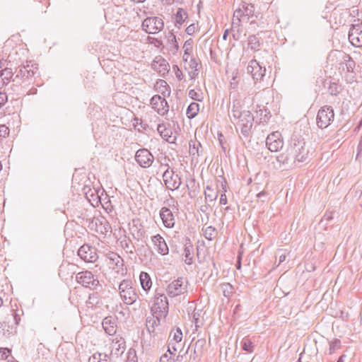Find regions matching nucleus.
Segmentation results:
<instances>
[{
    "label": "nucleus",
    "instance_id": "f257e3e1",
    "mask_svg": "<svg viewBox=\"0 0 362 362\" xmlns=\"http://www.w3.org/2000/svg\"><path fill=\"white\" fill-rule=\"evenodd\" d=\"M242 105L238 100H233L229 117L232 123L238 126L241 134L247 137L251 132L254 117L249 110H242Z\"/></svg>",
    "mask_w": 362,
    "mask_h": 362
},
{
    "label": "nucleus",
    "instance_id": "f03ea898",
    "mask_svg": "<svg viewBox=\"0 0 362 362\" xmlns=\"http://www.w3.org/2000/svg\"><path fill=\"white\" fill-rule=\"evenodd\" d=\"M288 153L293 160L301 163L307 161L309 157V150L306 147L304 139L297 136L291 137Z\"/></svg>",
    "mask_w": 362,
    "mask_h": 362
},
{
    "label": "nucleus",
    "instance_id": "7ed1b4c3",
    "mask_svg": "<svg viewBox=\"0 0 362 362\" xmlns=\"http://www.w3.org/2000/svg\"><path fill=\"white\" fill-rule=\"evenodd\" d=\"M119 295L127 305H132L139 298L136 288L130 279L122 280L119 285Z\"/></svg>",
    "mask_w": 362,
    "mask_h": 362
},
{
    "label": "nucleus",
    "instance_id": "20e7f679",
    "mask_svg": "<svg viewBox=\"0 0 362 362\" xmlns=\"http://www.w3.org/2000/svg\"><path fill=\"white\" fill-rule=\"evenodd\" d=\"M37 71V68H34V65L30 66H20L15 69V76L13 77V82L16 85H21L23 83H30V80L35 76Z\"/></svg>",
    "mask_w": 362,
    "mask_h": 362
},
{
    "label": "nucleus",
    "instance_id": "39448f33",
    "mask_svg": "<svg viewBox=\"0 0 362 362\" xmlns=\"http://www.w3.org/2000/svg\"><path fill=\"white\" fill-rule=\"evenodd\" d=\"M76 281L83 286L92 290L102 289V285L100 284L98 276L88 270L77 273L76 275Z\"/></svg>",
    "mask_w": 362,
    "mask_h": 362
},
{
    "label": "nucleus",
    "instance_id": "423d86ee",
    "mask_svg": "<svg viewBox=\"0 0 362 362\" xmlns=\"http://www.w3.org/2000/svg\"><path fill=\"white\" fill-rule=\"evenodd\" d=\"M154 303L151 310L155 317L159 321L160 318L165 317L168 313L169 304L166 296L164 294H156L154 298Z\"/></svg>",
    "mask_w": 362,
    "mask_h": 362
},
{
    "label": "nucleus",
    "instance_id": "0eeeda50",
    "mask_svg": "<svg viewBox=\"0 0 362 362\" xmlns=\"http://www.w3.org/2000/svg\"><path fill=\"white\" fill-rule=\"evenodd\" d=\"M334 118V112L332 107L325 105L322 107L317 112L316 117L317 125L322 129H325L330 125Z\"/></svg>",
    "mask_w": 362,
    "mask_h": 362
},
{
    "label": "nucleus",
    "instance_id": "6e6552de",
    "mask_svg": "<svg viewBox=\"0 0 362 362\" xmlns=\"http://www.w3.org/2000/svg\"><path fill=\"white\" fill-rule=\"evenodd\" d=\"M163 21L159 17H148L142 23L143 30L149 34L158 33L163 30Z\"/></svg>",
    "mask_w": 362,
    "mask_h": 362
},
{
    "label": "nucleus",
    "instance_id": "1a4fd4ad",
    "mask_svg": "<svg viewBox=\"0 0 362 362\" xmlns=\"http://www.w3.org/2000/svg\"><path fill=\"white\" fill-rule=\"evenodd\" d=\"M168 168L165 170L163 175V182L170 190L177 189L181 185V178L177 174H175L173 170H170V167L167 164Z\"/></svg>",
    "mask_w": 362,
    "mask_h": 362
},
{
    "label": "nucleus",
    "instance_id": "9d476101",
    "mask_svg": "<svg viewBox=\"0 0 362 362\" xmlns=\"http://www.w3.org/2000/svg\"><path fill=\"white\" fill-rule=\"evenodd\" d=\"M78 255L86 262H95L98 259L97 250L88 244H84L78 250Z\"/></svg>",
    "mask_w": 362,
    "mask_h": 362
},
{
    "label": "nucleus",
    "instance_id": "9b49d317",
    "mask_svg": "<svg viewBox=\"0 0 362 362\" xmlns=\"http://www.w3.org/2000/svg\"><path fill=\"white\" fill-rule=\"evenodd\" d=\"M110 264L116 273L124 276L127 274V269L124 265V259L116 252H110L107 255Z\"/></svg>",
    "mask_w": 362,
    "mask_h": 362
},
{
    "label": "nucleus",
    "instance_id": "f8f14e48",
    "mask_svg": "<svg viewBox=\"0 0 362 362\" xmlns=\"http://www.w3.org/2000/svg\"><path fill=\"white\" fill-rule=\"evenodd\" d=\"M135 160L141 168H148L152 165L154 157L148 149L141 148L136 152Z\"/></svg>",
    "mask_w": 362,
    "mask_h": 362
},
{
    "label": "nucleus",
    "instance_id": "ddd939ff",
    "mask_svg": "<svg viewBox=\"0 0 362 362\" xmlns=\"http://www.w3.org/2000/svg\"><path fill=\"white\" fill-rule=\"evenodd\" d=\"M187 291V285H184V278L179 277L168 284V294L171 297H175L183 294Z\"/></svg>",
    "mask_w": 362,
    "mask_h": 362
},
{
    "label": "nucleus",
    "instance_id": "4468645a",
    "mask_svg": "<svg viewBox=\"0 0 362 362\" xmlns=\"http://www.w3.org/2000/svg\"><path fill=\"white\" fill-rule=\"evenodd\" d=\"M129 231L132 238L137 240H143L146 235V230L139 218H134L129 223Z\"/></svg>",
    "mask_w": 362,
    "mask_h": 362
},
{
    "label": "nucleus",
    "instance_id": "2eb2a0df",
    "mask_svg": "<svg viewBox=\"0 0 362 362\" xmlns=\"http://www.w3.org/2000/svg\"><path fill=\"white\" fill-rule=\"evenodd\" d=\"M151 105L160 115H164L169 110L167 100L159 95H153L150 100Z\"/></svg>",
    "mask_w": 362,
    "mask_h": 362
},
{
    "label": "nucleus",
    "instance_id": "dca6fc26",
    "mask_svg": "<svg viewBox=\"0 0 362 362\" xmlns=\"http://www.w3.org/2000/svg\"><path fill=\"white\" fill-rule=\"evenodd\" d=\"M349 40L355 47H362V27L357 25H352L349 31Z\"/></svg>",
    "mask_w": 362,
    "mask_h": 362
},
{
    "label": "nucleus",
    "instance_id": "f3484780",
    "mask_svg": "<svg viewBox=\"0 0 362 362\" xmlns=\"http://www.w3.org/2000/svg\"><path fill=\"white\" fill-rule=\"evenodd\" d=\"M280 136L281 134L279 132H274L267 136L266 144L270 151L276 152L283 147L284 142Z\"/></svg>",
    "mask_w": 362,
    "mask_h": 362
},
{
    "label": "nucleus",
    "instance_id": "a211bd4d",
    "mask_svg": "<svg viewBox=\"0 0 362 362\" xmlns=\"http://www.w3.org/2000/svg\"><path fill=\"white\" fill-rule=\"evenodd\" d=\"M265 68L261 66L255 59L251 60L247 66V72L252 76L255 81L261 80L265 75Z\"/></svg>",
    "mask_w": 362,
    "mask_h": 362
},
{
    "label": "nucleus",
    "instance_id": "6ab92c4d",
    "mask_svg": "<svg viewBox=\"0 0 362 362\" xmlns=\"http://www.w3.org/2000/svg\"><path fill=\"white\" fill-rule=\"evenodd\" d=\"M151 67L163 76L167 74L170 70L169 63L160 55H158L154 58Z\"/></svg>",
    "mask_w": 362,
    "mask_h": 362
},
{
    "label": "nucleus",
    "instance_id": "aec40b11",
    "mask_svg": "<svg viewBox=\"0 0 362 362\" xmlns=\"http://www.w3.org/2000/svg\"><path fill=\"white\" fill-rule=\"evenodd\" d=\"M340 54V62L339 64V69L346 71V72L354 73V70L356 66V62L352 57L344 52H339Z\"/></svg>",
    "mask_w": 362,
    "mask_h": 362
},
{
    "label": "nucleus",
    "instance_id": "412c9836",
    "mask_svg": "<svg viewBox=\"0 0 362 362\" xmlns=\"http://www.w3.org/2000/svg\"><path fill=\"white\" fill-rule=\"evenodd\" d=\"M153 243L155 250L161 255L168 254L169 249L164 238L159 234L154 235L151 238Z\"/></svg>",
    "mask_w": 362,
    "mask_h": 362
},
{
    "label": "nucleus",
    "instance_id": "4be33fe9",
    "mask_svg": "<svg viewBox=\"0 0 362 362\" xmlns=\"http://www.w3.org/2000/svg\"><path fill=\"white\" fill-rule=\"evenodd\" d=\"M160 216L165 227L171 228L175 226V218L171 210L165 206L161 208Z\"/></svg>",
    "mask_w": 362,
    "mask_h": 362
},
{
    "label": "nucleus",
    "instance_id": "5701e85b",
    "mask_svg": "<svg viewBox=\"0 0 362 362\" xmlns=\"http://www.w3.org/2000/svg\"><path fill=\"white\" fill-rule=\"evenodd\" d=\"M102 325L105 333L108 335L112 336L116 334L117 325L115 319L111 316L105 317Z\"/></svg>",
    "mask_w": 362,
    "mask_h": 362
},
{
    "label": "nucleus",
    "instance_id": "b1692460",
    "mask_svg": "<svg viewBox=\"0 0 362 362\" xmlns=\"http://www.w3.org/2000/svg\"><path fill=\"white\" fill-rule=\"evenodd\" d=\"M183 255L185 257V262L188 265H191L193 262L194 246L189 238H186L185 240Z\"/></svg>",
    "mask_w": 362,
    "mask_h": 362
},
{
    "label": "nucleus",
    "instance_id": "393cba45",
    "mask_svg": "<svg viewBox=\"0 0 362 362\" xmlns=\"http://www.w3.org/2000/svg\"><path fill=\"white\" fill-rule=\"evenodd\" d=\"M189 155L192 157V159L197 158L199 156H202L203 148L200 142L197 141H189Z\"/></svg>",
    "mask_w": 362,
    "mask_h": 362
},
{
    "label": "nucleus",
    "instance_id": "a878e982",
    "mask_svg": "<svg viewBox=\"0 0 362 362\" xmlns=\"http://www.w3.org/2000/svg\"><path fill=\"white\" fill-rule=\"evenodd\" d=\"M157 131L163 139L170 144L174 143V141L176 139V137L174 136L173 139L170 140L173 134L172 130L171 129L166 127L164 124H159L157 127Z\"/></svg>",
    "mask_w": 362,
    "mask_h": 362
},
{
    "label": "nucleus",
    "instance_id": "bb28decb",
    "mask_svg": "<svg viewBox=\"0 0 362 362\" xmlns=\"http://www.w3.org/2000/svg\"><path fill=\"white\" fill-rule=\"evenodd\" d=\"M139 281L142 289L144 291H148L152 286V281L150 275L145 272H141L139 275Z\"/></svg>",
    "mask_w": 362,
    "mask_h": 362
},
{
    "label": "nucleus",
    "instance_id": "cd10ccee",
    "mask_svg": "<svg viewBox=\"0 0 362 362\" xmlns=\"http://www.w3.org/2000/svg\"><path fill=\"white\" fill-rule=\"evenodd\" d=\"M324 85L328 84V92L332 96H337L342 91L341 85L339 84L336 82L327 81L325 80L323 81Z\"/></svg>",
    "mask_w": 362,
    "mask_h": 362
},
{
    "label": "nucleus",
    "instance_id": "c85d7f7f",
    "mask_svg": "<svg viewBox=\"0 0 362 362\" xmlns=\"http://www.w3.org/2000/svg\"><path fill=\"white\" fill-rule=\"evenodd\" d=\"M248 47L253 51H258L262 44L260 41V37L256 35H251L247 38Z\"/></svg>",
    "mask_w": 362,
    "mask_h": 362
},
{
    "label": "nucleus",
    "instance_id": "c756f323",
    "mask_svg": "<svg viewBox=\"0 0 362 362\" xmlns=\"http://www.w3.org/2000/svg\"><path fill=\"white\" fill-rule=\"evenodd\" d=\"M15 73L11 68L5 67L0 70V78L4 80V83L8 84L11 81L13 82Z\"/></svg>",
    "mask_w": 362,
    "mask_h": 362
},
{
    "label": "nucleus",
    "instance_id": "7c9ffc66",
    "mask_svg": "<svg viewBox=\"0 0 362 362\" xmlns=\"http://www.w3.org/2000/svg\"><path fill=\"white\" fill-rule=\"evenodd\" d=\"M218 194V190L207 185L204 190V197L206 202H212L215 201Z\"/></svg>",
    "mask_w": 362,
    "mask_h": 362
},
{
    "label": "nucleus",
    "instance_id": "2f4dec72",
    "mask_svg": "<svg viewBox=\"0 0 362 362\" xmlns=\"http://www.w3.org/2000/svg\"><path fill=\"white\" fill-rule=\"evenodd\" d=\"M83 190L86 194V197L90 202H95L96 204L98 203V202L100 201V197L98 194L99 190H97L95 188H88V190H86V187H85Z\"/></svg>",
    "mask_w": 362,
    "mask_h": 362
},
{
    "label": "nucleus",
    "instance_id": "473e14b6",
    "mask_svg": "<svg viewBox=\"0 0 362 362\" xmlns=\"http://www.w3.org/2000/svg\"><path fill=\"white\" fill-rule=\"evenodd\" d=\"M121 247L126 251L127 253L133 255L135 252V246L132 243V240L129 237L124 236V238L120 241Z\"/></svg>",
    "mask_w": 362,
    "mask_h": 362
},
{
    "label": "nucleus",
    "instance_id": "72a5a7b5",
    "mask_svg": "<svg viewBox=\"0 0 362 362\" xmlns=\"http://www.w3.org/2000/svg\"><path fill=\"white\" fill-rule=\"evenodd\" d=\"M110 357L105 354L95 353L88 360V362H110Z\"/></svg>",
    "mask_w": 362,
    "mask_h": 362
},
{
    "label": "nucleus",
    "instance_id": "f704fd0d",
    "mask_svg": "<svg viewBox=\"0 0 362 362\" xmlns=\"http://www.w3.org/2000/svg\"><path fill=\"white\" fill-rule=\"evenodd\" d=\"M199 110V105L197 103L193 102L189 104L187 109V117L190 119L196 117Z\"/></svg>",
    "mask_w": 362,
    "mask_h": 362
},
{
    "label": "nucleus",
    "instance_id": "c9c22d12",
    "mask_svg": "<svg viewBox=\"0 0 362 362\" xmlns=\"http://www.w3.org/2000/svg\"><path fill=\"white\" fill-rule=\"evenodd\" d=\"M100 303H101V298L97 292L90 294L88 299L86 301V304L89 307L97 306Z\"/></svg>",
    "mask_w": 362,
    "mask_h": 362
},
{
    "label": "nucleus",
    "instance_id": "e433bc0d",
    "mask_svg": "<svg viewBox=\"0 0 362 362\" xmlns=\"http://www.w3.org/2000/svg\"><path fill=\"white\" fill-rule=\"evenodd\" d=\"M188 17L187 13L182 8H179L175 13L176 24H182Z\"/></svg>",
    "mask_w": 362,
    "mask_h": 362
},
{
    "label": "nucleus",
    "instance_id": "4c0bfd02",
    "mask_svg": "<svg viewBox=\"0 0 362 362\" xmlns=\"http://www.w3.org/2000/svg\"><path fill=\"white\" fill-rule=\"evenodd\" d=\"M203 235L209 240H211L215 238V235L216 233V229L210 226L206 228H202Z\"/></svg>",
    "mask_w": 362,
    "mask_h": 362
},
{
    "label": "nucleus",
    "instance_id": "58836bf2",
    "mask_svg": "<svg viewBox=\"0 0 362 362\" xmlns=\"http://www.w3.org/2000/svg\"><path fill=\"white\" fill-rule=\"evenodd\" d=\"M112 348L117 349L118 351L121 350L123 353L125 350V341L122 337H116L112 341Z\"/></svg>",
    "mask_w": 362,
    "mask_h": 362
},
{
    "label": "nucleus",
    "instance_id": "ea45409f",
    "mask_svg": "<svg viewBox=\"0 0 362 362\" xmlns=\"http://www.w3.org/2000/svg\"><path fill=\"white\" fill-rule=\"evenodd\" d=\"M240 344L243 350L248 353L253 352L254 344L253 342L250 339L244 338L241 341Z\"/></svg>",
    "mask_w": 362,
    "mask_h": 362
},
{
    "label": "nucleus",
    "instance_id": "a19ab883",
    "mask_svg": "<svg viewBox=\"0 0 362 362\" xmlns=\"http://www.w3.org/2000/svg\"><path fill=\"white\" fill-rule=\"evenodd\" d=\"M341 341L339 339H334L333 341L329 342V354L332 355L335 351L341 349Z\"/></svg>",
    "mask_w": 362,
    "mask_h": 362
},
{
    "label": "nucleus",
    "instance_id": "79ce46f5",
    "mask_svg": "<svg viewBox=\"0 0 362 362\" xmlns=\"http://www.w3.org/2000/svg\"><path fill=\"white\" fill-rule=\"evenodd\" d=\"M221 288L223 291V296L226 298H229L233 292V287L229 283H225L221 284Z\"/></svg>",
    "mask_w": 362,
    "mask_h": 362
},
{
    "label": "nucleus",
    "instance_id": "37998d69",
    "mask_svg": "<svg viewBox=\"0 0 362 362\" xmlns=\"http://www.w3.org/2000/svg\"><path fill=\"white\" fill-rule=\"evenodd\" d=\"M192 44H193V40L192 39H189L185 42L184 45H183V49H184V53H185V56L190 55V54L192 51Z\"/></svg>",
    "mask_w": 362,
    "mask_h": 362
},
{
    "label": "nucleus",
    "instance_id": "c03bdc74",
    "mask_svg": "<svg viewBox=\"0 0 362 362\" xmlns=\"http://www.w3.org/2000/svg\"><path fill=\"white\" fill-rule=\"evenodd\" d=\"M188 95L192 100L197 101H202L203 99L202 93H199L194 89H192L189 91Z\"/></svg>",
    "mask_w": 362,
    "mask_h": 362
},
{
    "label": "nucleus",
    "instance_id": "a18cd8bd",
    "mask_svg": "<svg viewBox=\"0 0 362 362\" xmlns=\"http://www.w3.org/2000/svg\"><path fill=\"white\" fill-rule=\"evenodd\" d=\"M259 112L261 119H262L263 122H267L272 117L271 112L268 109L259 110Z\"/></svg>",
    "mask_w": 362,
    "mask_h": 362
},
{
    "label": "nucleus",
    "instance_id": "49530a36",
    "mask_svg": "<svg viewBox=\"0 0 362 362\" xmlns=\"http://www.w3.org/2000/svg\"><path fill=\"white\" fill-rule=\"evenodd\" d=\"M160 320L158 321L156 320H149L146 321V327L147 329L149 332H154V327L159 323Z\"/></svg>",
    "mask_w": 362,
    "mask_h": 362
},
{
    "label": "nucleus",
    "instance_id": "de8ad7c7",
    "mask_svg": "<svg viewBox=\"0 0 362 362\" xmlns=\"http://www.w3.org/2000/svg\"><path fill=\"white\" fill-rule=\"evenodd\" d=\"M289 160H293V159L289 156L288 152H287L286 155H285L284 153H281L277 156V161L279 163H282L283 164L288 163Z\"/></svg>",
    "mask_w": 362,
    "mask_h": 362
},
{
    "label": "nucleus",
    "instance_id": "09e8293b",
    "mask_svg": "<svg viewBox=\"0 0 362 362\" xmlns=\"http://www.w3.org/2000/svg\"><path fill=\"white\" fill-rule=\"evenodd\" d=\"M182 339V332L180 328L177 327L175 332L173 336V340L175 341L176 343L181 341Z\"/></svg>",
    "mask_w": 362,
    "mask_h": 362
},
{
    "label": "nucleus",
    "instance_id": "8fccbe9b",
    "mask_svg": "<svg viewBox=\"0 0 362 362\" xmlns=\"http://www.w3.org/2000/svg\"><path fill=\"white\" fill-rule=\"evenodd\" d=\"M255 7L252 4H247L244 8L245 16L252 17L254 16Z\"/></svg>",
    "mask_w": 362,
    "mask_h": 362
},
{
    "label": "nucleus",
    "instance_id": "3c124183",
    "mask_svg": "<svg viewBox=\"0 0 362 362\" xmlns=\"http://www.w3.org/2000/svg\"><path fill=\"white\" fill-rule=\"evenodd\" d=\"M276 257H279L278 266L280 265L282 262H284L286 259V251L279 250L277 251L276 254Z\"/></svg>",
    "mask_w": 362,
    "mask_h": 362
},
{
    "label": "nucleus",
    "instance_id": "603ef678",
    "mask_svg": "<svg viewBox=\"0 0 362 362\" xmlns=\"http://www.w3.org/2000/svg\"><path fill=\"white\" fill-rule=\"evenodd\" d=\"M10 130L8 127H7L4 124L0 125V139L6 138L9 135Z\"/></svg>",
    "mask_w": 362,
    "mask_h": 362
},
{
    "label": "nucleus",
    "instance_id": "864d4df0",
    "mask_svg": "<svg viewBox=\"0 0 362 362\" xmlns=\"http://www.w3.org/2000/svg\"><path fill=\"white\" fill-rule=\"evenodd\" d=\"M173 69L175 71V74L177 78L179 81H182V78H183V75H182V71L179 69L178 66L177 65H173Z\"/></svg>",
    "mask_w": 362,
    "mask_h": 362
},
{
    "label": "nucleus",
    "instance_id": "5fc2aeb1",
    "mask_svg": "<svg viewBox=\"0 0 362 362\" xmlns=\"http://www.w3.org/2000/svg\"><path fill=\"white\" fill-rule=\"evenodd\" d=\"M267 195H268L267 192L263 190L257 194V197L261 202H264L267 201Z\"/></svg>",
    "mask_w": 362,
    "mask_h": 362
},
{
    "label": "nucleus",
    "instance_id": "6e6d98bb",
    "mask_svg": "<svg viewBox=\"0 0 362 362\" xmlns=\"http://www.w3.org/2000/svg\"><path fill=\"white\" fill-rule=\"evenodd\" d=\"M11 353V350L8 348L5 349H0V354H1V358L3 360H6L8 358V354Z\"/></svg>",
    "mask_w": 362,
    "mask_h": 362
},
{
    "label": "nucleus",
    "instance_id": "4d7b16f0",
    "mask_svg": "<svg viewBox=\"0 0 362 362\" xmlns=\"http://www.w3.org/2000/svg\"><path fill=\"white\" fill-rule=\"evenodd\" d=\"M8 95L5 92H0V108L7 102Z\"/></svg>",
    "mask_w": 362,
    "mask_h": 362
},
{
    "label": "nucleus",
    "instance_id": "13d9d810",
    "mask_svg": "<svg viewBox=\"0 0 362 362\" xmlns=\"http://www.w3.org/2000/svg\"><path fill=\"white\" fill-rule=\"evenodd\" d=\"M198 62L195 58L192 57L189 60V66L191 69H197L198 66Z\"/></svg>",
    "mask_w": 362,
    "mask_h": 362
},
{
    "label": "nucleus",
    "instance_id": "bf43d9fd",
    "mask_svg": "<svg viewBox=\"0 0 362 362\" xmlns=\"http://www.w3.org/2000/svg\"><path fill=\"white\" fill-rule=\"evenodd\" d=\"M195 29H196V27H195V25L194 23L189 25L187 28H186V33L189 35H192L195 32Z\"/></svg>",
    "mask_w": 362,
    "mask_h": 362
},
{
    "label": "nucleus",
    "instance_id": "052dcab7",
    "mask_svg": "<svg viewBox=\"0 0 362 362\" xmlns=\"http://www.w3.org/2000/svg\"><path fill=\"white\" fill-rule=\"evenodd\" d=\"M159 362H173V359L167 354H164L160 356Z\"/></svg>",
    "mask_w": 362,
    "mask_h": 362
},
{
    "label": "nucleus",
    "instance_id": "680f3d73",
    "mask_svg": "<svg viewBox=\"0 0 362 362\" xmlns=\"http://www.w3.org/2000/svg\"><path fill=\"white\" fill-rule=\"evenodd\" d=\"M210 209V205L209 204H206L200 206V211L206 215L208 217L209 214L208 213L209 209Z\"/></svg>",
    "mask_w": 362,
    "mask_h": 362
},
{
    "label": "nucleus",
    "instance_id": "e2e57ef3",
    "mask_svg": "<svg viewBox=\"0 0 362 362\" xmlns=\"http://www.w3.org/2000/svg\"><path fill=\"white\" fill-rule=\"evenodd\" d=\"M170 37H172L171 41H172V44H173V45H174L175 50L177 51L178 49H179V45H178V43H177V42L176 40V37L172 33H170Z\"/></svg>",
    "mask_w": 362,
    "mask_h": 362
},
{
    "label": "nucleus",
    "instance_id": "0e129e2a",
    "mask_svg": "<svg viewBox=\"0 0 362 362\" xmlns=\"http://www.w3.org/2000/svg\"><path fill=\"white\" fill-rule=\"evenodd\" d=\"M245 16L244 11H242L241 9H236L234 12V17H237V21L238 23H240V20L239 18V16Z\"/></svg>",
    "mask_w": 362,
    "mask_h": 362
},
{
    "label": "nucleus",
    "instance_id": "69168bd1",
    "mask_svg": "<svg viewBox=\"0 0 362 362\" xmlns=\"http://www.w3.org/2000/svg\"><path fill=\"white\" fill-rule=\"evenodd\" d=\"M168 351L170 353V354L174 355L175 352L177 351V348L170 342L168 346Z\"/></svg>",
    "mask_w": 362,
    "mask_h": 362
},
{
    "label": "nucleus",
    "instance_id": "338daca9",
    "mask_svg": "<svg viewBox=\"0 0 362 362\" xmlns=\"http://www.w3.org/2000/svg\"><path fill=\"white\" fill-rule=\"evenodd\" d=\"M219 202L221 205H226L227 204V197L225 193L221 194Z\"/></svg>",
    "mask_w": 362,
    "mask_h": 362
},
{
    "label": "nucleus",
    "instance_id": "774afa93",
    "mask_svg": "<svg viewBox=\"0 0 362 362\" xmlns=\"http://www.w3.org/2000/svg\"><path fill=\"white\" fill-rule=\"evenodd\" d=\"M362 154V137L360 139L359 144L357 148V156Z\"/></svg>",
    "mask_w": 362,
    "mask_h": 362
}]
</instances>
